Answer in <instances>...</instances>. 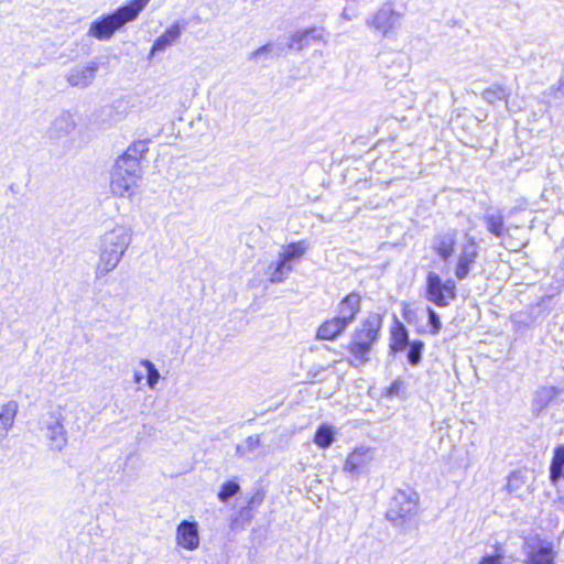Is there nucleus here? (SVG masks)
Wrapping results in <instances>:
<instances>
[{
  "instance_id": "29",
  "label": "nucleus",
  "mask_w": 564,
  "mask_h": 564,
  "mask_svg": "<svg viewBox=\"0 0 564 564\" xmlns=\"http://www.w3.org/2000/svg\"><path fill=\"white\" fill-rule=\"evenodd\" d=\"M427 312H429V319H430V324L432 326V333L433 334H437L442 327V323L440 321V317L438 315L436 314V312L432 308H427Z\"/></svg>"
},
{
  "instance_id": "33",
  "label": "nucleus",
  "mask_w": 564,
  "mask_h": 564,
  "mask_svg": "<svg viewBox=\"0 0 564 564\" xmlns=\"http://www.w3.org/2000/svg\"><path fill=\"white\" fill-rule=\"evenodd\" d=\"M264 498V492L262 490H258L251 500H249V506L251 503H259Z\"/></svg>"
},
{
  "instance_id": "31",
  "label": "nucleus",
  "mask_w": 564,
  "mask_h": 564,
  "mask_svg": "<svg viewBox=\"0 0 564 564\" xmlns=\"http://www.w3.org/2000/svg\"><path fill=\"white\" fill-rule=\"evenodd\" d=\"M402 388H403V381L400 378L395 379L388 388V395L399 394V392Z\"/></svg>"
},
{
  "instance_id": "2",
  "label": "nucleus",
  "mask_w": 564,
  "mask_h": 564,
  "mask_svg": "<svg viewBox=\"0 0 564 564\" xmlns=\"http://www.w3.org/2000/svg\"><path fill=\"white\" fill-rule=\"evenodd\" d=\"M149 2L150 0H131L113 13L101 15L90 24L88 34L99 41L109 40L124 24L134 21Z\"/></svg>"
},
{
  "instance_id": "23",
  "label": "nucleus",
  "mask_w": 564,
  "mask_h": 564,
  "mask_svg": "<svg viewBox=\"0 0 564 564\" xmlns=\"http://www.w3.org/2000/svg\"><path fill=\"white\" fill-rule=\"evenodd\" d=\"M335 440L334 427L330 425L323 424L318 427L314 436V443L319 448H328Z\"/></svg>"
},
{
  "instance_id": "9",
  "label": "nucleus",
  "mask_w": 564,
  "mask_h": 564,
  "mask_svg": "<svg viewBox=\"0 0 564 564\" xmlns=\"http://www.w3.org/2000/svg\"><path fill=\"white\" fill-rule=\"evenodd\" d=\"M375 454L371 448L365 446L356 447L347 456L343 469L352 476H359L367 470Z\"/></svg>"
},
{
  "instance_id": "12",
  "label": "nucleus",
  "mask_w": 564,
  "mask_h": 564,
  "mask_svg": "<svg viewBox=\"0 0 564 564\" xmlns=\"http://www.w3.org/2000/svg\"><path fill=\"white\" fill-rule=\"evenodd\" d=\"M456 247L458 248L456 230L441 232L432 241V249L444 261L453 256Z\"/></svg>"
},
{
  "instance_id": "13",
  "label": "nucleus",
  "mask_w": 564,
  "mask_h": 564,
  "mask_svg": "<svg viewBox=\"0 0 564 564\" xmlns=\"http://www.w3.org/2000/svg\"><path fill=\"white\" fill-rule=\"evenodd\" d=\"M360 310V296L357 293H350L345 296L337 307V317L347 326L351 324Z\"/></svg>"
},
{
  "instance_id": "18",
  "label": "nucleus",
  "mask_w": 564,
  "mask_h": 564,
  "mask_svg": "<svg viewBox=\"0 0 564 564\" xmlns=\"http://www.w3.org/2000/svg\"><path fill=\"white\" fill-rule=\"evenodd\" d=\"M18 402L8 401L0 408V433L6 435L7 432L12 427L14 419L18 413Z\"/></svg>"
},
{
  "instance_id": "19",
  "label": "nucleus",
  "mask_w": 564,
  "mask_h": 564,
  "mask_svg": "<svg viewBox=\"0 0 564 564\" xmlns=\"http://www.w3.org/2000/svg\"><path fill=\"white\" fill-rule=\"evenodd\" d=\"M292 270V264H286L278 257V260L268 267L265 275L271 283H281L288 278Z\"/></svg>"
},
{
  "instance_id": "26",
  "label": "nucleus",
  "mask_w": 564,
  "mask_h": 564,
  "mask_svg": "<svg viewBox=\"0 0 564 564\" xmlns=\"http://www.w3.org/2000/svg\"><path fill=\"white\" fill-rule=\"evenodd\" d=\"M140 364L147 370V383L149 384L150 388H153L160 379V373L158 369L155 368L153 362H151L148 359L142 360Z\"/></svg>"
},
{
  "instance_id": "30",
  "label": "nucleus",
  "mask_w": 564,
  "mask_h": 564,
  "mask_svg": "<svg viewBox=\"0 0 564 564\" xmlns=\"http://www.w3.org/2000/svg\"><path fill=\"white\" fill-rule=\"evenodd\" d=\"M503 555L501 552L496 551L495 554H487L485 555L479 564H502Z\"/></svg>"
},
{
  "instance_id": "20",
  "label": "nucleus",
  "mask_w": 564,
  "mask_h": 564,
  "mask_svg": "<svg viewBox=\"0 0 564 564\" xmlns=\"http://www.w3.org/2000/svg\"><path fill=\"white\" fill-rule=\"evenodd\" d=\"M408 345V330L402 323L395 321L391 330L390 347L394 352L402 351Z\"/></svg>"
},
{
  "instance_id": "27",
  "label": "nucleus",
  "mask_w": 564,
  "mask_h": 564,
  "mask_svg": "<svg viewBox=\"0 0 564 564\" xmlns=\"http://www.w3.org/2000/svg\"><path fill=\"white\" fill-rule=\"evenodd\" d=\"M424 344L421 340H414L410 344V349L408 352V359L410 364L417 365L421 360V354Z\"/></svg>"
},
{
  "instance_id": "34",
  "label": "nucleus",
  "mask_w": 564,
  "mask_h": 564,
  "mask_svg": "<svg viewBox=\"0 0 564 564\" xmlns=\"http://www.w3.org/2000/svg\"><path fill=\"white\" fill-rule=\"evenodd\" d=\"M142 375L139 373V372H135L134 376H133V380L135 383H140L142 381Z\"/></svg>"
},
{
  "instance_id": "25",
  "label": "nucleus",
  "mask_w": 564,
  "mask_h": 564,
  "mask_svg": "<svg viewBox=\"0 0 564 564\" xmlns=\"http://www.w3.org/2000/svg\"><path fill=\"white\" fill-rule=\"evenodd\" d=\"M558 394V390L554 387H543L538 390L535 395V402L541 406L552 402Z\"/></svg>"
},
{
  "instance_id": "6",
  "label": "nucleus",
  "mask_w": 564,
  "mask_h": 564,
  "mask_svg": "<svg viewBox=\"0 0 564 564\" xmlns=\"http://www.w3.org/2000/svg\"><path fill=\"white\" fill-rule=\"evenodd\" d=\"M419 503V495L413 489L398 490L390 502L388 518L393 521H402L415 514Z\"/></svg>"
},
{
  "instance_id": "17",
  "label": "nucleus",
  "mask_w": 564,
  "mask_h": 564,
  "mask_svg": "<svg viewBox=\"0 0 564 564\" xmlns=\"http://www.w3.org/2000/svg\"><path fill=\"white\" fill-rule=\"evenodd\" d=\"M507 489L510 494L522 497L529 490L528 475L524 471H513L509 475Z\"/></svg>"
},
{
  "instance_id": "11",
  "label": "nucleus",
  "mask_w": 564,
  "mask_h": 564,
  "mask_svg": "<svg viewBox=\"0 0 564 564\" xmlns=\"http://www.w3.org/2000/svg\"><path fill=\"white\" fill-rule=\"evenodd\" d=\"M176 543L180 547L194 551L199 545L198 528L196 522L183 520L176 528Z\"/></svg>"
},
{
  "instance_id": "4",
  "label": "nucleus",
  "mask_w": 564,
  "mask_h": 564,
  "mask_svg": "<svg viewBox=\"0 0 564 564\" xmlns=\"http://www.w3.org/2000/svg\"><path fill=\"white\" fill-rule=\"evenodd\" d=\"M382 319L378 314L368 316V318L361 324V326L355 332L352 340L349 346L351 355L358 359L361 364L368 358L372 344L378 337V333L381 328Z\"/></svg>"
},
{
  "instance_id": "8",
  "label": "nucleus",
  "mask_w": 564,
  "mask_h": 564,
  "mask_svg": "<svg viewBox=\"0 0 564 564\" xmlns=\"http://www.w3.org/2000/svg\"><path fill=\"white\" fill-rule=\"evenodd\" d=\"M479 247L476 239L468 232L464 235V239L458 243V253L455 265V276L464 280L468 276L478 258Z\"/></svg>"
},
{
  "instance_id": "7",
  "label": "nucleus",
  "mask_w": 564,
  "mask_h": 564,
  "mask_svg": "<svg viewBox=\"0 0 564 564\" xmlns=\"http://www.w3.org/2000/svg\"><path fill=\"white\" fill-rule=\"evenodd\" d=\"M402 18L403 14L395 10L392 3H384L367 19L366 23L383 36H388L401 25Z\"/></svg>"
},
{
  "instance_id": "22",
  "label": "nucleus",
  "mask_w": 564,
  "mask_h": 564,
  "mask_svg": "<svg viewBox=\"0 0 564 564\" xmlns=\"http://www.w3.org/2000/svg\"><path fill=\"white\" fill-rule=\"evenodd\" d=\"M510 96V91L505 86L492 85L484 90L482 98L489 104H496L498 101H507Z\"/></svg>"
},
{
  "instance_id": "15",
  "label": "nucleus",
  "mask_w": 564,
  "mask_h": 564,
  "mask_svg": "<svg viewBox=\"0 0 564 564\" xmlns=\"http://www.w3.org/2000/svg\"><path fill=\"white\" fill-rule=\"evenodd\" d=\"M307 249L308 245L304 240L292 242L281 248L279 251V258L286 264H292L293 262L299 261L305 254Z\"/></svg>"
},
{
  "instance_id": "3",
  "label": "nucleus",
  "mask_w": 564,
  "mask_h": 564,
  "mask_svg": "<svg viewBox=\"0 0 564 564\" xmlns=\"http://www.w3.org/2000/svg\"><path fill=\"white\" fill-rule=\"evenodd\" d=\"M128 235L123 230H111L102 239L100 259L97 271L106 274L113 270L119 263L128 246Z\"/></svg>"
},
{
  "instance_id": "5",
  "label": "nucleus",
  "mask_w": 564,
  "mask_h": 564,
  "mask_svg": "<svg viewBox=\"0 0 564 564\" xmlns=\"http://www.w3.org/2000/svg\"><path fill=\"white\" fill-rule=\"evenodd\" d=\"M456 297V283L453 280L443 281L435 272L426 278V299L440 307L448 306Z\"/></svg>"
},
{
  "instance_id": "14",
  "label": "nucleus",
  "mask_w": 564,
  "mask_h": 564,
  "mask_svg": "<svg viewBox=\"0 0 564 564\" xmlns=\"http://www.w3.org/2000/svg\"><path fill=\"white\" fill-rule=\"evenodd\" d=\"M347 325L337 316L325 321L317 329L316 337L322 340H333L339 336Z\"/></svg>"
},
{
  "instance_id": "21",
  "label": "nucleus",
  "mask_w": 564,
  "mask_h": 564,
  "mask_svg": "<svg viewBox=\"0 0 564 564\" xmlns=\"http://www.w3.org/2000/svg\"><path fill=\"white\" fill-rule=\"evenodd\" d=\"M47 437L50 441V447L54 451H61L67 442L66 432L62 424H54L48 426Z\"/></svg>"
},
{
  "instance_id": "32",
  "label": "nucleus",
  "mask_w": 564,
  "mask_h": 564,
  "mask_svg": "<svg viewBox=\"0 0 564 564\" xmlns=\"http://www.w3.org/2000/svg\"><path fill=\"white\" fill-rule=\"evenodd\" d=\"M357 15H358L357 10H355L354 8L346 7V8H344L340 17L344 20L351 21L355 18H357Z\"/></svg>"
},
{
  "instance_id": "10",
  "label": "nucleus",
  "mask_w": 564,
  "mask_h": 564,
  "mask_svg": "<svg viewBox=\"0 0 564 564\" xmlns=\"http://www.w3.org/2000/svg\"><path fill=\"white\" fill-rule=\"evenodd\" d=\"M316 42L326 43L325 31L323 28H310L294 32L289 37L288 46L291 50L302 51Z\"/></svg>"
},
{
  "instance_id": "1",
  "label": "nucleus",
  "mask_w": 564,
  "mask_h": 564,
  "mask_svg": "<svg viewBox=\"0 0 564 564\" xmlns=\"http://www.w3.org/2000/svg\"><path fill=\"white\" fill-rule=\"evenodd\" d=\"M148 151V143L137 140L118 158L110 182L113 195L124 196L137 184L141 173V161Z\"/></svg>"
},
{
  "instance_id": "16",
  "label": "nucleus",
  "mask_w": 564,
  "mask_h": 564,
  "mask_svg": "<svg viewBox=\"0 0 564 564\" xmlns=\"http://www.w3.org/2000/svg\"><path fill=\"white\" fill-rule=\"evenodd\" d=\"M181 36V26L178 23L172 24L167 28L153 43L151 54L164 51L166 47L173 45Z\"/></svg>"
},
{
  "instance_id": "28",
  "label": "nucleus",
  "mask_w": 564,
  "mask_h": 564,
  "mask_svg": "<svg viewBox=\"0 0 564 564\" xmlns=\"http://www.w3.org/2000/svg\"><path fill=\"white\" fill-rule=\"evenodd\" d=\"M238 490H239L238 484H236L235 481H226L220 487V490L218 492V498L221 501H226L228 498L236 495L238 492Z\"/></svg>"
},
{
  "instance_id": "24",
  "label": "nucleus",
  "mask_w": 564,
  "mask_h": 564,
  "mask_svg": "<svg viewBox=\"0 0 564 564\" xmlns=\"http://www.w3.org/2000/svg\"><path fill=\"white\" fill-rule=\"evenodd\" d=\"M487 229L496 237H501L505 230L503 216L500 212L488 213L485 215Z\"/></svg>"
}]
</instances>
